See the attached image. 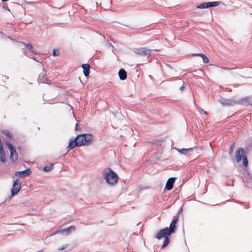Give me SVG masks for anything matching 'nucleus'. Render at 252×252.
Returning <instances> with one entry per match:
<instances>
[{"instance_id":"1","label":"nucleus","mask_w":252,"mask_h":252,"mask_svg":"<svg viewBox=\"0 0 252 252\" xmlns=\"http://www.w3.org/2000/svg\"><path fill=\"white\" fill-rule=\"evenodd\" d=\"M104 178L108 184L114 185L117 183L118 176L113 170L107 168L104 170Z\"/></svg>"},{"instance_id":"2","label":"nucleus","mask_w":252,"mask_h":252,"mask_svg":"<svg viewBox=\"0 0 252 252\" xmlns=\"http://www.w3.org/2000/svg\"><path fill=\"white\" fill-rule=\"evenodd\" d=\"M93 136L89 133L81 134L77 135L75 140L78 146L90 145L93 141Z\"/></svg>"},{"instance_id":"3","label":"nucleus","mask_w":252,"mask_h":252,"mask_svg":"<svg viewBox=\"0 0 252 252\" xmlns=\"http://www.w3.org/2000/svg\"><path fill=\"white\" fill-rule=\"evenodd\" d=\"M22 182L19 181L18 179L13 181L12 188L11 189V196L16 195L20 190Z\"/></svg>"},{"instance_id":"4","label":"nucleus","mask_w":252,"mask_h":252,"mask_svg":"<svg viewBox=\"0 0 252 252\" xmlns=\"http://www.w3.org/2000/svg\"><path fill=\"white\" fill-rule=\"evenodd\" d=\"M236 104L245 106H252L251 100L248 96L240 98L235 97V105Z\"/></svg>"},{"instance_id":"5","label":"nucleus","mask_w":252,"mask_h":252,"mask_svg":"<svg viewBox=\"0 0 252 252\" xmlns=\"http://www.w3.org/2000/svg\"><path fill=\"white\" fill-rule=\"evenodd\" d=\"M151 50L148 49L145 47H140L134 48L133 52L140 56H147L149 57L151 54Z\"/></svg>"},{"instance_id":"6","label":"nucleus","mask_w":252,"mask_h":252,"mask_svg":"<svg viewBox=\"0 0 252 252\" xmlns=\"http://www.w3.org/2000/svg\"><path fill=\"white\" fill-rule=\"evenodd\" d=\"M219 101L223 106H234L235 105V97H233L229 99L221 97L219 100Z\"/></svg>"},{"instance_id":"7","label":"nucleus","mask_w":252,"mask_h":252,"mask_svg":"<svg viewBox=\"0 0 252 252\" xmlns=\"http://www.w3.org/2000/svg\"><path fill=\"white\" fill-rule=\"evenodd\" d=\"M76 229L75 226H70L69 227L59 230H57L54 232V234H61L63 236H66L70 234L71 232H74Z\"/></svg>"},{"instance_id":"8","label":"nucleus","mask_w":252,"mask_h":252,"mask_svg":"<svg viewBox=\"0 0 252 252\" xmlns=\"http://www.w3.org/2000/svg\"><path fill=\"white\" fill-rule=\"evenodd\" d=\"M171 234L168 232V227H166L160 230L157 234L155 238L160 240L162 238H165L166 236H169Z\"/></svg>"},{"instance_id":"9","label":"nucleus","mask_w":252,"mask_h":252,"mask_svg":"<svg viewBox=\"0 0 252 252\" xmlns=\"http://www.w3.org/2000/svg\"><path fill=\"white\" fill-rule=\"evenodd\" d=\"M220 2L219 1H211L203 2L198 5L196 7L197 8H207L210 7H215L220 4Z\"/></svg>"},{"instance_id":"10","label":"nucleus","mask_w":252,"mask_h":252,"mask_svg":"<svg viewBox=\"0 0 252 252\" xmlns=\"http://www.w3.org/2000/svg\"><path fill=\"white\" fill-rule=\"evenodd\" d=\"M31 173L30 168H27L23 171H16L15 173V175L19 178H24L30 176Z\"/></svg>"},{"instance_id":"11","label":"nucleus","mask_w":252,"mask_h":252,"mask_svg":"<svg viewBox=\"0 0 252 252\" xmlns=\"http://www.w3.org/2000/svg\"><path fill=\"white\" fill-rule=\"evenodd\" d=\"M245 155V151L242 148H239L237 149L235 153V158L237 162H239L243 158Z\"/></svg>"},{"instance_id":"12","label":"nucleus","mask_w":252,"mask_h":252,"mask_svg":"<svg viewBox=\"0 0 252 252\" xmlns=\"http://www.w3.org/2000/svg\"><path fill=\"white\" fill-rule=\"evenodd\" d=\"M195 148V147L193 148H190L188 149H179L177 148H174L177 151H178L181 154L184 155L189 156L190 155L191 152L193 151V149Z\"/></svg>"},{"instance_id":"13","label":"nucleus","mask_w":252,"mask_h":252,"mask_svg":"<svg viewBox=\"0 0 252 252\" xmlns=\"http://www.w3.org/2000/svg\"><path fill=\"white\" fill-rule=\"evenodd\" d=\"M176 178L175 177L170 178L167 181L165 187V189L167 190H170L173 188L174 183Z\"/></svg>"},{"instance_id":"14","label":"nucleus","mask_w":252,"mask_h":252,"mask_svg":"<svg viewBox=\"0 0 252 252\" xmlns=\"http://www.w3.org/2000/svg\"><path fill=\"white\" fill-rule=\"evenodd\" d=\"M18 155L15 149L10 151V161L14 163L18 159Z\"/></svg>"},{"instance_id":"15","label":"nucleus","mask_w":252,"mask_h":252,"mask_svg":"<svg viewBox=\"0 0 252 252\" xmlns=\"http://www.w3.org/2000/svg\"><path fill=\"white\" fill-rule=\"evenodd\" d=\"M45 74L46 73L45 72V70L43 69V71L39 75L38 78V82L39 83L47 84V82H46L47 78Z\"/></svg>"},{"instance_id":"16","label":"nucleus","mask_w":252,"mask_h":252,"mask_svg":"<svg viewBox=\"0 0 252 252\" xmlns=\"http://www.w3.org/2000/svg\"><path fill=\"white\" fill-rule=\"evenodd\" d=\"M82 67L84 75L87 77L90 73V65L88 63H84L82 65Z\"/></svg>"},{"instance_id":"17","label":"nucleus","mask_w":252,"mask_h":252,"mask_svg":"<svg viewBox=\"0 0 252 252\" xmlns=\"http://www.w3.org/2000/svg\"><path fill=\"white\" fill-rule=\"evenodd\" d=\"M118 74L121 80H125L127 78V73L124 68H121L119 70Z\"/></svg>"},{"instance_id":"18","label":"nucleus","mask_w":252,"mask_h":252,"mask_svg":"<svg viewBox=\"0 0 252 252\" xmlns=\"http://www.w3.org/2000/svg\"><path fill=\"white\" fill-rule=\"evenodd\" d=\"M192 56H197L201 57L202 58L203 62L204 63H208L209 62V59L208 58V57L203 53L194 54H192Z\"/></svg>"},{"instance_id":"19","label":"nucleus","mask_w":252,"mask_h":252,"mask_svg":"<svg viewBox=\"0 0 252 252\" xmlns=\"http://www.w3.org/2000/svg\"><path fill=\"white\" fill-rule=\"evenodd\" d=\"M176 224L171 222L170 224L169 227H168V232L171 234L174 233L176 230Z\"/></svg>"},{"instance_id":"20","label":"nucleus","mask_w":252,"mask_h":252,"mask_svg":"<svg viewBox=\"0 0 252 252\" xmlns=\"http://www.w3.org/2000/svg\"><path fill=\"white\" fill-rule=\"evenodd\" d=\"M75 147H79L75 139L74 140H70L69 141V144L67 148H69V149H72ZM69 150H68L67 152H68Z\"/></svg>"},{"instance_id":"21","label":"nucleus","mask_w":252,"mask_h":252,"mask_svg":"<svg viewBox=\"0 0 252 252\" xmlns=\"http://www.w3.org/2000/svg\"><path fill=\"white\" fill-rule=\"evenodd\" d=\"M168 237L169 236H166L165 238H164V240L163 242L161 248L166 247L170 243V239Z\"/></svg>"},{"instance_id":"22","label":"nucleus","mask_w":252,"mask_h":252,"mask_svg":"<svg viewBox=\"0 0 252 252\" xmlns=\"http://www.w3.org/2000/svg\"><path fill=\"white\" fill-rule=\"evenodd\" d=\"M246 186L249 188H252V177H249L247 179Z\"/></svg>"},{"instance_id":"23","label":"nucleus","mask_w":252,"mask_h":252,"mask_svg":"<svg viewBox=\"0 0 252 252\" xmlns=\"http://www.w3.org/2000/svg\"><path fill=\"white\" fill-rule=\"evenodd\" d=\"M53 165L52 164H50L49 166H46L44 167L43 170L44 172H49L52 169Z\"/></svg>"},{"instance_id":"24","label":"nucleus","mask_w":252,"mask_h":252,"mask_svg":"<svg viewBox=\"0 0 252 252\" xmlns=\"http://www.w3.org/2000/svg\"><path fill=\"white\" fill-rule=\"evenodd\" d=\"M25 46L27 48V49L30 51V52H32L33 53H34L33 50V47L31 43L29 44H25Z\"/></svg>"},{"instance_id":"25","label":"nucleus","mask_w":252,"mask_h":252,"mask_svg":"<svg viewBox=\"0 0 252 252\" xmlns=\"http://www.w3.org/2000/svg\"><path fill=\"white\" fill-rule=\"evenodd\" d=\"M243 163L245 167H247L248 165V161L247 159V157L246 156H243Z\"/></svg>"},{"instance_id":"26","label":"nucleus","mask_w":252,"mask_h":252,"mask_svg":"<svg viewBox=\"0 0 252 252\" xmlns=\"http://www.w3.org/2000/svg\"><path fill=\"white\" fill-rule=\"evenodd\" d=\"M0 160L2 162H4L6 160V156L5 154L3 153H1V154H0Z\"/></svg>"},{"instance_id":"27","label":"nucleus","mask_w":252,"mask_h":252,"mask_svg":"<svg viewBox=\"0 0 252 252\" xmlns=\"http://www.w3.org/2000/svg\"><path fill=\"white\" fill-rule=\"evenodd\" d=\"M180 212L174 217L173 220L171 222H173L174 223L176 224L178 221L179 220V215Z\"/></svg>"},{"instance_id":"28","label":"nucleus","mask_w":252,"mask_h":252,"mask_svg":"<svg viewBox=\"0 0 252 252\" xmlns=\"http://www.w3.org/2000/svg\"><path fill=\"white\" fill-rule=\"evenodd\" d=\"M180 212L174 217L173 220L171 222H173L174 223L176 224L178 221L179 220V215Z\"/></svg>"},{"instance_id":"29","label":"nucleus","mask_w":252,"mask_h":252,"mask_svg":"<svg viewBox=\"0 0 252 252\" xmlns=\"http://www.w3.org/2000/svg\"><path fill=\"white\" fill-rule=\"evenodd\" d=\"M180 212L174 217L173 220L171 222H173L174 223L176 224L178 221L179 220V215Z\"/></svg>"},{"instance_id":"30","label":"nucleus","mask_w":252,"mask_h":252,"mask_svg":"<svg viewBox=\"0 0 252 252\" xmlns=\"http://www.w3.org/2000/svg\"><path fill=\"white\" fill-rule=\"evenodd\" d=\"M6 144L7 146L8 147L9 151L13 150V149H15L13 146L12 145V144H11L10 143H9V142H6Z\"/></svg>"},{"instance_id":"31","label":"nucleus","mask_w":252,"mask_h":252,"mask_svg":"<svg viewBox=\"0 0 252 252\" xmlns=\"http://www.w3.org/2000/svg\"><path fill=\"white\" fill-rule=\"evenodd\" d=\"M60 54V52L58 49H54L53 51V55L54 56H58Z\"/></svg>"},{"instance_id":"32","label":"nucleus","mask_w":252,"mask_h":252,"mask_svg":"<svg viewBox=\"0 0 252 252\" xmlns=\"http://www.w3.org/2000/svg\"><path fill=\"white\" fill-rule=\"evenodd\" d=\"M197 109H198V111L201 114H205V115L207 114V112L206 111H204V110H203L202 108H199L198 107H197Z\"/></svg>"},{"instance_id":"33","label":"nucleus","mask_w":252,"mask_h":252,"mask_svg":"<svg viewBox=\"0 0 252 252\" xmlns=\"http://www.w3.org/2000/svg\"><path fill=\"white\" fill-rule=\"evenodd\" d=\"M24 54H25V55L27 56H28V57H29V58H30L32 59H33V60H34V61H36V62H39V61L38 60H37L36 58H35V57H33H33H32V56H29V55H27V54H26V53H25V52H24Z\"/></svg>"},{"instance_id":"34","label":"nucleus","mask_w":252,"mask_h":252,"mask_svg":"<svg viewBox=\"0 0 252 252\" xmlns=\"http://www.w3.org/2000/svg\"><path fill=\"white\" fill-rule=\"evenodd\" d=\"M5 134L9 138H11L12 137V134L9 131H6L5 133Z\"/></svg>"},{"instance_id":"35","label":"nucleus","mask_w":252,"mask_h":252,"mask_svg":"<svg viewBox=\"0 0 252 252\" xmlns=\"http://www.w3.org/2000/svg\"><path fill=\"white\" fill-rule=\"evenodd\" d=\"M233 146L232 145L231 146V147H230V149H229V154H231L233 153Z\"/></svg>"},{"instance_id":"36","label":"nucleus","mask_w":252,"mask_h":252,"mask_svg":"<svg viewBox=\"0 0 252 252\" xmlns=\"http://www.w3.org/2000/svg\"><path fill=\"white\" fill-rule=\"evenodd\" d=\"M3 152V147L2 144H0V154Z\"/></svg>"},{"instance_id":"37","label":"nucleus","mask_w":252,"mask_h":252,"mask_svg":"<svg viewBox=\"0 0 252 252\" xmlns=\"http://www.w3.org/2000/svg\"><path fill=\"white\" fill-rule=\"evenodd\" d=\"M66 248V246L64 245V246H62L61 248H59L58 249L59 250H63L65 249Z\"/></svg>"},{"instance_id":"38","label":"nucleus","mask_w":252,"mask_h":252,"mask_svg":"<svg viewBox=\"0 0 252 252\" xmlns=\"http://www.w3.org/2000/svg\"><path fill=\"white\" fill-rule=\"evenodd\" d=\"M184 89V85H182V86H181V87H180V88H179V89H180L181 91H182L183 90V89Z\"/></svg>"},{"instance_id":"39","label":"nucleus","mask_w":252,"mask_h":252,"mask_svg":"<svg viewBox=\"0 0 252 252\" xmlns=\"http://www.w3.org/2000/svg\"><path fill=\"white\" fill-rule=\"evenodd\" d=\"M2 2H6L8 1L9 0H1Z\"/></svg>"},{"instance_id":"40","label":"nucleus","mask_w":252,"mask_h":252,"mask_svg":"<svg viewBox=\"0 0 252 252\" xmlns=\"http://www.w3.org/2000/svg\"><path fill=\"white\" fill-rule=\"evenodd\" d=\"M174 80V78H171L169 80Z\"/></svg>"},{"instance_id":"41","label":"nucleus","mask_w":252,"mask_h":252,"mask_svg":"<svg viewBox=\"0 0 252 252\" xmlns=\"http://www.w3.org/2000/svg\"><path fill=\"white\" fill-rule=\"evenodd\" d=\"M75 128H76V129H77V125H76Z\"/></svg>"},{"instance_id":"42","label":"nucleus","mask_w":252,"mask_h":252,"mask_svg":"<svg viewBox=\"0 0 252 252\" xmlns=\"http://www.w3.org/2000/svg\"><path fill=\"white\" fill-rule=\"evenodd\" d=\"M5 77L6 79H7V78H8V77H6V76H5Z\"/></svg>"}]
</instances>
